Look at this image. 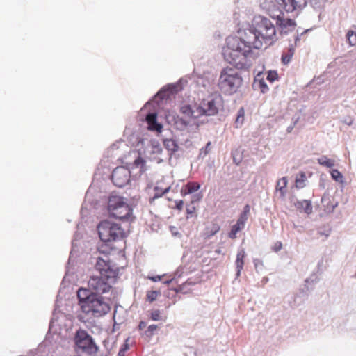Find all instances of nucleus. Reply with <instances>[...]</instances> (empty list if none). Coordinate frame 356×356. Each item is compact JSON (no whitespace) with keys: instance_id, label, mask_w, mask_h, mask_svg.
<instances>
[{"instance_id":"f257e3e1","label":"nucleus","mask_w":356,"mask_h":356,"mask_svg":"<svg viewBox=\"0 0 356 356\" xmlns=\"http://www.w3.org/2000/svg\"><path fill=\"white\" fill-rule=\"evenodd\" d=\"M276 39L275 24L265 17L257 16L249 29L226 38L222 49L224 59L238 70H248L252 65L253 49H261L263 42L271 44Z\"/></svg>"},{"instance_id":"f03ea898","label":"nucleus","mask_w":356,"mask_h":356,"mask_svg":"<svg viewBox=\"0 0 356 356\" xmlns=\"http://www.w3.org/2000/svg\"><path fill=\"white\" fill-rule=\"evenodd\" d=\"M89 194V188L86 190L85 194V199L82 204L80 214L81 221L76 225V231L74 233V238L72 241V249L70 252L69 259L66 266L65 274L63 278L60 288L58 292L56 300L55 302V307L53 311L52 318L49 323V329L51 328L52 324L54 321H57V313L63 312L60 307L63 305V301L69 300L72 298V291L73 290V286L71 284L75 282L74 277L73 266L74 263H82L86 257L88 255V252L86 248H83L81 252L77 248L76 241L83 238L81 231L84 229L85 225L88 223V210L87 204V197ZM85 248L86 245H85Z\"/></svg>"},{"instance_id":"7ed1b4c3","label":"nucleus","mask_w":356,"mask_h":356,"mask_svg":"<svg viewBox=\"0 0 356 356\" xmlns=\"http://www.w3.org/2000/svg\"><path fill=\"white\" fill-rule=\"evenodd\" d=\"M309 3L314 8L319 6L318 0H261L260 6L276 21V26L281 31L286 33L294 29L296 23L292 19L285 18L284 11L291 13L292 16L295 17L298 15Z\"/></svg>"},{"instance_id":"20e7f679","label":"nucleus","mask_w":356,"mask_h":356,"mask_svg":"<svg viewBox=\"0 0 356 356\" xmlns=\"http://www.w3.org/2000/svg\"><path fill=\"white\" fill-rule=\"evenodd\" d=\"M222 96L216 92L203 99L199 104L182 105L180 112L191 120H198L202 116H213L218 114L219 108L222 106Z\"/></svg>"},{"instance_id":"39448f33","label":"nucleus","mask_w":356,"mask_h":356,"mask_svg":"<svg viewBox=\"0 0 356 356\" xmlns=\"http://www.w3.org/2000/svg\"><path fill=\"white\" fill-rule=\"evenodd\" d=\"M98 236L104 243L97 247L99 252L109 253L113 243L122 240L126 237L124 229L121 225L110 220H101L96 227Z\"/></svg>"},{"instance_id":"423d86ee","label":"nucleus","mask_w":356,"mask_h":356,"mask_svg":"<svg viewBox=\"0 0 356 356\" xmlns=\"http://www.w3.org/2000/svg\"><path fill=\"white\" fill-rule=\"evenodd\" d=\"M134 170H138L136 175L139 176L147 170L146 161L140 155L133 162L126 163V166H119L113 170L111 180L113 184L118 188L125 186L129 182L131 173Z\"/></svg>"},{"instance_id":"0eeeda50","label":"nucleus","mask_w":356,"mask_h":356,"mask_svg":"<svg viewBox=\"0 0 356 356\" xmlns=\"http://www.w3.org/2000/svg\"><path fill=\"white\" fill-rule=\"evenodd\" d=\"M243 84V78L234 69L227 67L221 70L218 87L225 95L236 93Z\"/></svg>"},{"instance_id":"6e6552de","label":"nucleus","mask_w":356,"mask_h":356,"mask_svg":"<svg viewBox=\"0 0 356 356\" xmlns=\"http://www.w3.org/2000/svg\"><path fill=\"white\" fill-rule=\"evenodd\" d=\"M107 209L111 216L120 220L129 219L133 211L127 198L114 194L108 198Z\"/></svg>"},{"instance_id":"1a4fd4ad","label":"nucleus","mask_w":356,"mask_h":356,"mask_svg":"<svg viewBox=\"0 0 356 356\" xmlns=\"http://www.w3.org/2000/svg\"><path fill=\"white\" fill-rule=\"evenodd\" d=\"M108 253L99 252L97 251L90 256V264L94 265L93 270L98 273L99 276H104L107 280H113L116 276L110 264L108 257Z\"/></svg>"},{"instance_id":"9d476101","label":"nucleus","mask_w":356,"mask_h":356,"mask_svg":"<svg viewBox=\"0 0 356 356\" xmlns=\"http://www.w3.org/2000/svg\"><path fill=\"white\" fill-rule=\"evenodd\" d=\"M87 286L88 287H79L76 291L78 305L81 309L77 318L85 323H89V281L87 282Z\"/></svg>"},{"instance_id":"9b49d317","label":"nucleus","mask_w":356,"mask_h":356,"mask_svg":"<svg viewBox=\"0 0 356 356\" xmlns=\"http://www.w3.org/2000/svg\"><path fill=\"white\" fill-rule=\"evenodd\" d=\"M187 81L184 79H180L175 83H170L163 87L154 97L152 101L157 104L160 101L168 98L171 95L175 94L179 90L183 89L184 84H186Z\"/></svg>"},{"instance_id":"f8f14e48","label":"nucleus","mask_w":356,"mask_h":356,"mask_svg":"<svg viewBox=\"0 0 356 356\" xmlns=\"http://www.w3.org/2000/svg\"><path fill=\"white\" fill-rule=\"evenodd\" d=\"M74 349L76 356H81L80 353H86L89 355V334L87 331L79 328L76 331L74 337Z\"/></svg>"},{"instance_id":"ddd939ff","label":"nucleus","mask_w":356,"mask_h":356,"mask_svg":"<svg viewBox=\"0 0 356 356\" xmlns=\"http://www.w3.org/2000/svg\"><path fill=\"white\" fill-rule=\"evenodd\" d=\"M109 305L102 296H97L90 292V312L96 317L106 314L110 310Z\"/></svg>"},{"instance_id":"4468645a","label":"nucleus","mask_w":356,"mask_h":356,"mask_svg":"<svg viewBox=\"0 0 356 356\" xmlns=\"http://www.w3.org/2000/svg\"><path fill=\"white\" fill-rule=\"evenodd\" d=\"M104 276L90 275V290L95 291V295L103 294L110 291L111 283Z\"/></svg>"},{"instance_id":"2eb2a0df","label":"nucleus","mask_w":356,"mask_h":356,"mask_svg":"<svg viewBox=\"0 0 356 356\" xmlns=\"http://www.w3.org/2000/svg\"><path fill=\"white\" fill-rule=\"evenodd\" d=\"M194 122H191L182 117H174V126L177 130L184 131V133H189V131L197 130L200 124L204 123V120L199 122L197 120H193Z\"/></svg>"},{"instance_id":"dca6fc26","label":"nucleus","mask_w":356,"mask_h":356,"mask_svg":"<svg viewBox=\"0 0 356 356\" xmlns=\"http://www.w3.org/2000/svg\"><path fill=\"white\" fill-rule=\"evenodd\" d=\"M145 121L147 124L148 129L150 131L161 133L163 125L157 121V113L156 112H149L146 115Z\"/></svg>"},{"instance_id":"f3484780","label":"nucleus","mask_w":356,"mask_h":356,"mask_svg":"<svg viewBox=\"0 0 356 356\" xmlns=\"http://www.w3.org/2000/svg\"><path fill=\"white\" fill-rule=\"evenodd\" d=\"M163 149L161 145L155 140L151 141L150 144L145 148V153L149 159H156V156L162 153Z\"/></svg>"},{"instance_id":"a211bd4d","label":"nucleus","mask_w":356,"mask_h":356,"mask_svg":"<svg viewBox=\"0 0 356 356\" xmlns=\"http://www.w3.org/2000/svg\"><path fill=\"white\" fill-rule=\"evenodd\" d=\"M291 202L293 203L295 207L299 211H302L307 214H311L312 213L313 208L310 200H298L295 198H292Z\"/></svg>"},{"instance_id":"6ab92c4d","label":"nucleus","mask_w":356,"mask_h":356,"mask_svg":"<svg viewBox=\"0 0 356 356\" xmlns=\"http://www.w3.org/2000/svg\"><path fill=\"white\" fill-rule=\"evenodd\" d=\"M245 257V252L243 248H240L238 250L236 259L235 261L236 264V276L238 277L241 275V270L243 268L244 265V258Z\"/></svg>"},{"instance_id":"aec40b11","label":"nucleus","mask_w":356,"mask_h":356,"mask_svg":"<svg viewBox=\"0 0 356 356\" xmlns=\"http://www.w3.org/2000/svg\"><path fill=\"white\" fill-rule=\"evenodd\" d=\"M261 75L262 72H259L255 76L253 86L259 88L262 93H266L269 90V88Z\"/></svg>"},{"instance_id":"412c9836","label":"nucleus","mask_w":356,"mask_h":356,"mask_svg":"<svg viewBox=\"0 0 356 356\" xmlns=\"http://www.w3.org/2000/svg\"><path fill=\"white\" fill-rule=\"evenodd\" d=\"M288 180L286 177H283L277 181L276 191L280 192V196L284 197L286 193V187L287 186Z\"/></svg>"},{"instance_id":"4be33fe9","label":"nucleus","mask_w":356,"mask_h":356,"mask_svg":"<svg viewBox=\"0 0 356 356\" xmlns=\"http://www.w3.org/2000/svg\"><path fill=\"white\" fill-rule=\"evenodd\" d=\"M200 188V185L196 182H189L181 191L182 195L191 194Z\"/></svg>"},{"instance_id":"5701e85b","label":"nucleus","mask_w":356,"mask_h":356,"mask_svg":"<svg viewBox=\"0 0 356 356\" xmlns=\"http://www.w3.org/2000/svg\"><path fill=\"white\" fill-rule=\"evenodd\" d=\"M163 145L170 154L177 152L179 149L178 144L172 138L163 140Z\"/></svg>"},{"instance_id":"b1692460","label":"nucleus","mask_w":356,"mask_h":356,"mask_svg":"<svg viewBox=\"0 0 356 356\" xmlns=\"http://www.w3.org/2000/svg\"><path fill=\"white\" fill-rule=\"evenodd\" d=\"M294 52H295V47H294L293 44H291L289 46V47L288 48L287 51L285 53H283L282 54L281 59H282V63L284 65L288 64L291 61V60L294 54Z\"/></svg>"},{"instance_id":"393cba45","label":"nucleus","mask_w":356,"mask_h":356,"mask_svg":"<svg viewBox=\"0 0 356 356\" xmlns=\"http://www.w3.org/2000/svg\"><path fill=\"white\" fill-rule=\"evenodd\" d=\"M307 177L303 172H300L297 175L296 178V187L297 188H302L305 186Z\"/></svg>"},{"instance_id":"a878e982","label":"nucleus","mask_w":356,"mask_h":356,"mask_svg":"<svg viewBox=\"0 0 356 356\" xmlns=\"http://www.w3.org/2000/svg\"><path fill=\"white\" fill-rule=\"evenodd\" d=\"M318 163L323 166L331 168L334 165V161L328 159L326 156H321L317 159Z\"/></svg>"},{"instance_id":"bb28decb","label":"nucleus","mask_w":356,"mask_h":356,"mask_svg":"<svg viewBox=\"0 0 356 356\" xmlns=\"http://www.w3.org/2000/svg\"><path fill=\"white\" fill-rule=\"evenodd\" d=\"M244 227V225L236 221V223L232 227L231 231L229 233V237L232 239L235 238L236 237V234L243 229Z\"/></svg>"},{"instance_id":"cd10ccee","label":"nucleus","mask_w":356,"mask_h":356,"mask_svg":"<svg viewBox=\"0 0 356 356\" xmlns=\"http://www.w3.org/2000/svg\"><path fill=\"white\" fill-rule=\"evenodd\" d=\"M244 109L243 108H241L238 112H237V116L235 120V127L238 128L240 127L244 121Z\"/></svg>"},{"instance_id":"c85d7f7f","label":"nucleus","mask_w":356,"mask_h":356,"mask_svg":"<svg viewBox=\"0 0 356 356\" xmlns=\"http://www.w3.org/2000/svg\"><path fill=\"white\" fill-rule=\"evenodd\" d=\"M321 203L325 207V210L329 212V209H330V205L332 204L330 195L327 194H324L321 197Z\"/></svg>"},{"instance_id":"c756f323","label":"nucleus","mask_w":356,"mask_h":356,"mask_svg":"<svg viewBox=\"0 0 356 356\" xmlns=\"http://www.w3.org/2000/svg\"><path fill=\"white\" fill-rule=\"evenodd\" d=\"M188 134V136L186 139L179 138V143L181 145H184L186 147H190L192 146V141H191V134L192 131H189V133H186V134Z\"/></svg>"},{"instance_id":"7c9ffc66","label":"nucleus","mask_w":356,"mask_h":356,"mask_svg":"<svg viewBox=\"0 0 356 356\" xmlns=\"http://www.w3.org/2000/svg\"><path fill=\"white\" fill-rule=\"evenodd\" d=\"M347 40L350 46L356 44V33L353 31H348L346 35Z\"/></svg>"},{"instance_id":"2f4dec72","label":"nucleus","mask_w":356,"mask_h":356,"mask_svg":"<svg viewBox=\"0 0 356 356\" xmlns=\"http://www.w3.org/2000/svg\"><path fill=\"white\" fill-rule=\"evenodd\" d=\"M332 178L339 183L343 182V175L337 169H334L331 171Z\"/></svg>"},{"instance_id":"473e14b6","label":"nucleus","mask_w":356,"mask_h":356,"mask_svg":"<svg viewBox=\"0 0 356 356\" xmlns=\"http://www.w3.org/2000/svg\"><path fill=\"white\" fill-rule=\"evenodd\" d=\"M160 294H161V292L159 291H147V295H146L147 300L152 302L154 301L156 299L158 295H160Z\"/></svg>"},{"instance_id":"72a5a7b5","label":"nucleus","mask_w":356,"mask_h":356,"mask_svg":"<svg viewBox=\"0 0 356 356\" xmlns=\"http://www.w3.org/2000/svg\"><path fill=\"white\" fill-rule=\"evenodd\" d=\"M150 318L152 321H161L163 319L161 315V311L159 309H154L150 313Z\"/></svg>"},{"instance_id":"f704fd0d","label":"nucleus","mask_w":356,"mask_h":356,"mask_svg":"<svg viewBox=\"0 0 356 356\" xmlns=\"http://www.w3.org/2000/svg\"><path fill=\"white\" fill-rule=\"evenodd\" d=\"M278 79V74L275 70H269L267 72L266 79L270 83L274 82Z\"/></svg>"},{"instance_id":"c9c22d12","label":"nucleus","mask_w":356,"mask_h":356,"mask_svg":"<svg viewBox=\"0 0 356 356\" xmlns=\"http://www.w3.org/2000/svg\"><path fill=\"white\" fill-rule=\"evenodd\" d=\"M331 233V229L329 227H320L318 229L317 234L320 236H325L327 238Z\"/></svg>"},{"instance_id":"e433bc0d","label":"nucleus","mask_w":356,"mask_h":356,"mask_svg":"<svg viewBox=\"0 0 356 356\" xmlns=\"http://www.w3.org/2000/svg\"><path fill=\"white\" fill-rule=\"evenodd\" d=\"M211 143L210 141H209L204 147H202L200 150V154H199V156L200 157H204L209 152V150H210V146H211Z\"/></svg>"},{"instance_id":"4c0bfd02","label":"nucleus","mask_w":356,"mask_h":356,"mask_svg":"<svg viewBox=\"0 0 356 356\" xmlns=\"http://www.w3.org/2000/svg\"><path fill=\"white\" fill-rule=\"evenodd\" d=\"M253 264L257 272H259L263 269L264 264L263 261L260 259H254Z\"/></svg>"},{"instance_id":"58836bf2","label":"nucleus","mask_w":356,"mask_h":356,"mask_svg":"<svg viewBox=\"0 0 356 356\" xmlns=\"http://www.w3.org/2000/svg\"><path fill=\"white\" fill-rule=\"evenodd\" d=\"M116 312H117V310L115 309L114 311V314H113V330H115V329H119L120 328V325L123 323V321L118 318L117 319V317H116Z\"/></svg>"},{"instance_id":"ea45409f","label":"nucleus","mask_w":356,"mask_h":356,"mask_svg":"<svg viewBox=\"0 0 356 356\" xmlns=\"http://www.w3.org/2000/svg\"><path fill=\"white\" fill-rule=\"evenodd\" d=\"M129 344L127 342L124 343L121 346L117 356H125V353L129 350Z\"/></svg>"},{"instance_id":"a19ab883","label":"nucleus","mask_w":356,"mask_h":356,"mask_svg":"<svg viewBox=\"0 0 356 356\" xmlns=\"http://www.w3.org/2000/svg\"><path fill=\"white\" fill-rule=\"evenodd\" d=\"M157 329L156 325H150L148 326L147 330L145 332V334L147 337H151L153 335L154 332Z\"/></svg>"},{"instance_id":"79ce46f5","label":"nucleus","mask_w":356,"mask_h":356,"mask_svg":"<svg viewBox=\"0 0 356 356\" xmlns=\"http://www.w3.org/2000/svg\"><path fill=\"white\" fill-rule=\"evenodd\" d=\"M195 211V206L191 203L186 206V213H187V218H189L190 216H192V215L194 213Z\"/></svg>"},{"instance_id":"37998d69","label":"nucleus","mask_w":356,"mask_h":356,"mask_svg":"<svg viewBox=\"0 0 356 356\" xmlns=\"http://www.w3.org/2000/svg\"><path fill=\"white\" fill-rule=\"evenodd\" d=\"M318 282V276L316 274H312L309 277L307 278L305 282L307 284H315Z\"/></svg>"},{"instance_id":"c03bdc74","label":"nucleus","mask_w":356,"mask_h":356,"mask_svg":"<svg viewBox=\"0 0 356 356\" xmlns=\"http://www.w3.org/2000/svg\"><path fill=\"white\" fill-rule=\"evenodd\" d=\"M98 350V347L96 345L94 339L92 337H90V356H92V353H97Z\"/></svg>"},{"instance_id":"a18cd8bd","label":"nucleus","mask_w":356,"mask_h":356,"mask_svg":"<svg viewBox=\"0 0 356 356\" xmlns=\"http://www.w3.org/2000/svg\"><path fill=\"white\" fill-rule=\"evenodd\" d=\"M248 215H246L243 213H241L239 216V218L237 220V222L245 225V224L248 220Z\"/></svg>"},{"instance_id":"49530a36","label":"nucleus","mask_w":356,"mask_h":356,"mask_svg":"<svg viewBox=\"0 0 356 356\" xmlns=\"http://www.w3.org/2000/svg\"><path fill=\"white\" fill-rule=\"evenodd\" d=\"M310 29H306L303 32H302L300 34H299L298 33H297V35H296L295 37V44L293 45L294 47L296 46L298 44V42L300 40V37L304 35L305 33H307L308 31H309Z\"/></svg>"},{"instance_id":"de8ad7c7","label":"nucleus","mask_w":356,"mask_h":356,"mask_svg":"<svg viewBox=\"0 0 356 356\" xmlns=\"http://www.w3.org/2000/svg\"><path fill=\"white\" fill-rule=\"evenodd\" d=\"M220 229V227L218 225H214L212 227V229L211 231L210 232L209 236H213L216 233H217L218 232V230Z\"/></svg>"},{"instance_id":"09e8293b","label":"nucleus","mask_w":356,"mask_h":356,"mask_svg":"<svg viewBox=\"0 0 356 356\" xmlns=\"http://www.w3.org/2000/svg\"><path fill=\"white\" fill-rule=\"evenodd\" d=\"M282 248V244L281 242H277L275 244L273 250L275 251V252H278L280 251L281 249Z\"/></svg>"},{"instance_id":"8fccbe9b","label":"nucleus","mask_w":356,"mask_h":356,"mask_svg":"<svg viewBox=\"0 0 356 356\" xmlns=\"http://www.w3.org/2000/svg\"><path fill=\"white\" fill-rule=\"evenodd\" d=\"M175 204H176V209H177L178 210H181L183 208L184 202H183V200H177V201H175Z\"/></svg>"},{"instance_id":"3c124183","label":"nucleus","mask_w":356,"mask_h":356,"mask_svg":"<svg viewBox=\"0 0 356 356\" xmlns=\"http://www.w3.org/2000/svg\"><path fill=\"white\" fill-rule=\"evenodd\" d=\"M181 275H182V270L177 269L176 270V272L175 273L174 277L172 278H174V280H175L176 278L180 277L181 276Z\"/></svg>"},{"instance_id":"603ef678","label":"nucleus","mask_w":356,"mask_h":356,"mask_svg":"<svg viewBox=\"0 0 356 356\" xmlns=\"http://www.w3.org/2000/svg\"><path fill=\"white\" fill-rule=\"evenodd\" d=\"M338 206V202H332L330 205V209H329V213H332L334 211V209Z\"/></svg>"},{"instance_id":"864d4df0","label":"nucleus","mask_w":356,"mask_h":356,"mask_svg":"<svg viewBox=\"0 0 356 356\" xmlns=\"http://www.w3.org/2000/svg\"><path fill=\"white\" fill-rule=\"evenodd\" d=\"M250 211V207L249 204H246L245 205V207H243V211L242 213L246 214L248 216L249 213Z\"/></svg>"},{"instance_id":"5fc2aeb1","label":"nucleus","mask_w":356,"mask_h":356,"mask_svg":"<svg viewBox=\"0 0 356 356\" xmlns=\"http://www.w3.org/2000/svg\"><path fill=\"white\" fill-rule=\"evenodd\" d=\"M233 160H234V162L236 164V165H239L240 163L241 162V157H239L238 159L236 158V156H235L234 154H233Z\"/></svg>"},{"instance_id":"6e6d98bb","label":"nucleus","mask_w":356,"mask_h":356,"mask_svg":"<svg viewBox=\"0 0 356 356\" xmlns=\"http://www.w3.org/2000/svg\"><path fill=\"white\" fill-rule=\"evenodd\" d=\"M146 325H147V324L145 321H140L138 325V329L142 330L145 328Z\"/></svg>"},{"instance_id":"4d7b16f0","label":"nucleus","mask_w":356,"mask_h":356,"mask_svg":"<svg viewBox=\"0 0 356 356\" xmlns=\"http://www.w3.org/2000/svg\"><path fill=\"white\" fill-rule=\"evenodd\" d=\"M149 279L154 282H158L161 280V276H160V275L153 276V277H150Z\"/></svg>"},{"instance_id":"13d9d810","label":"nucleus","mask_w":356,"mask_h":356,"mask_svg":"<svg viewBox=\"0 0 356 356\" xmlns=\"http://www.w3.org/2000/svg\"><path fill=\"white\" fill-rule=\"evenodd\" d=\"M175 292L177 293H179V292H181L182 290H183V287L181 285H179L178 286H177L176 288H175L173 289Z\"/></svg>"},{"instance_id":"bf43d9fd","label":"nucleus","mask_w":356,"mask_h":356,"mask_svg":"<svg viewBox=\"0 0 356 356\" xmlns=\"http://www.w3.org/2000/svg\"><path fill=\"white\" fill-rule=\"evenodd\" d=\"M172 231V236H178V237H181V234L177 232V231H173L172 229L171 230Z\"/></svg>"},{"instance_id":"052dcab7","label":"nucleus","mask_w":356,"mask_h":356,"mask_svg":"<svg viewBox=\"0 0 356 356\" xmlns=\"http://www.w3.org/2000/svg\"><path fill=\"white\" fill-rule=\"evenodd\" d=\"M343 122H344V123H346V124L350 126L353 124V120L352 119H347V120H345Z\"/></svg>"},{"instance_id":"680f3d73","label":"nucleus","mask_w":356,"mask_h":356,"mask_svg":"<svg viewBox=\"0 0 356 356\" xmlns=\"http://www.w3.org/2000/svg\"><path fill=\"white\" fill-rule=\"evenodd\" d=\"M174 280H174V278H172V279H170V280H166V281H165V282H164V283H165V284H169L170 283H171V282H173Z\"/></svg>"},{"instance_id":"e2e57ef3","label":"nucleus","mask_w":356,"mask_h":356,"mask_svg":"<svg viewBox=\"0 0 356 356\" xmlns=\"http://www.w3.org/2000/svg\"><path fill=\"white\" fill-rule=\"evenodd\" d=\"M298 296H294V302H296V299L298 298ZM298 305H299V303H298V304H296V303H295V304H294V305H293L292 307H296V306H298Z\"/></svg>"},{"instance_id":"0e129e2a","label":"nucleus","mask_w":356,"mask_h":356,"mask_svg":"<svg viewBox=\"0 0 356 356\" xmlns=\"http://www.w3.org/2000/svg\"><path fill=\"white\" fill-rule=\"evenodd\" d=\"M293 126H290L287 128V131L289 133L291 131V130L293 129Z\"/></svg>"},{"instance_id":"69168bd1","label":"nucleus","mask_w":356,"mask_h":356,"mask_svg":"<svg viewBox=\"0 0 356 356\" xmlns=\"http://www.w3.org/2000/svg\"><path fill=\"white\" fill-rule=\"evenodd\" d=\"M169 190H170V187L166 188L164 190V191L163 192V194H165V193H167L169 191Z\"/></svg>"},{"instance_id":"338daca9","label":"nucleus","mask_w":356,"mask_h":356,"mask_svg":"<svg viewBox=\"0 0 356 356\" xmlns=\"http://www.w3.org/2000/svg\"><path fill=\"white\" fill-rule=\"evenodd\" d=\"M162 161H163L162 159H158V161H157V163H160V162H161Z\"/></svg>"},{"instance_id":"774afa93","label":"nucleus","mask_w":356,"mask_h":356,"mask_svg":"<svg viewBox=\"0 0 356 356\" xmlns=\"http://www.w3.org/2000/svg\"><path fill=\"white\" fill-rule=\"evenodd\" d=\"M83 243L85 244L86 243H87V241L84 240Z\"/></svg>"}]
</instances>
